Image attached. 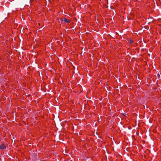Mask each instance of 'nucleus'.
Listing matches in <instances>:
<instances>
[{
	"label": "nucleus",
	"instance_id": "obj_2",
	"mask_svg": "<svg viewBox=\"0 0 161 161\" xmlns=\"http://www.w3.org/2000/svg\"><path fill=\"white\" fill-rule=\"evenodd\" d=\"M64 21L65 22H66V23H69L70 22L69 20L65 18L64 19Z\"/></svg>",
	"mask_w": 161,
	"mask_h": 161
},
{
	"label": "nucleus",
	"instance_id": "obj_1",
	"mask_svg": "<svg viewBox=\"0 0 161 161\" xmlns=\"http://www.w3.org/2000/svg\"><path fill=\"white\" fill-rule=\"evenodd\" d=\"M5 148V146L3 144H1L0 146V148L1 150L4 149Z\"/></svg>",
	"mask_w": 161,
	"mask_h": 161
}]
</instances>
